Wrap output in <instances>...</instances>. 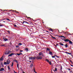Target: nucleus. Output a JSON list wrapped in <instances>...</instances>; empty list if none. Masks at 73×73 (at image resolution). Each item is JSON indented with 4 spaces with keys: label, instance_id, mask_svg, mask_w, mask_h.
<instances>
[{
    "label": "nucleus",
    "instance_id": "4468645a",
    "mask_svg": "<svg viewBox=\"0 0 73 73\" xmlns=\"http://www.w3.org/2000/svg\"><path fill=\"white\" fill-rule=\"evenodd\" d=\"M64 46H65V47L66 48H67V47H68V44H66L65 45H64Z\"/></svg>",
    "mask_w": 73,
    "mask_h": 73
},
{
    "label": "nucleus",
    "instance_id": "774afa93",
    "mask_svg": "<svg viewBox=\"0 0 73 73\" xmlns=\"http://www.w3.org/2000/svg\"><path fill=\"white\" fill-rule=\"evenodd\" d=\"M57 57L58 58H59V57H60L57 56Z\"/></svg>",
    "mask_w": 73,
    "mask_h": 73
},
{
    "label": "nucleus",
    "instance_id": "49530a36",
    "mask_svg": "<svg viewBox=\"0 0 73 73\" xmlns=\"http://www.w3.org/2000/svg\"><path fill=\"white\" fill-rule=\"evenodd\" d=\"M0 26L1 27H3V25H1V23H0Z\"/></svg>",
    "mask_w": 73,
    "mask_h": 73
},
{
    "label": "nucleus",
    "instance_id": "4d7b16f0",
    "mask_svg": "<svg viewBox=\"0 0 73 73\" xmlns=\"http://www.w3.org/2000/svg\"><path fill=\"white\" fill-rule=\"evenodd\" d=\"M24 21V23H26L27 22H25V21Z\"/></svg>",
    "mask_w": 73,
    "mask_h": 73
},
{
    "label": "nucleus",
    "instance_id": "412c9836",
    "mask_svg": "<svg viewBox=\"0 0 73 73\" xmlns=\"http://www.w3.org/2000/svg\"><path fill=\"white\" fill-rule=\"evenodd\" d=\"M49 31H52L53 32V29H49Z\"/></svg>",
    "mask_w": 73,
    "mask_h": 73
},
{
    "label": "nucleus",
    "instance_id": "ea45409f",
    "mask_svg": "<svg viewBox=\"0 0 73 73\" xmlns=\"http://www.w3.org/2000/svg\"><path fill=\"white\" fill-rule=\"evenodd\" d=\"M14 11H15V12H16V10H13V12H14Z\"/></svg>",
    "mask_w": 73,
    "mask_h": 73
},
{
    "label": "nucleus",
    "instance_id": "0eeeda50",
    "mask_svg": "<svg viewBox=\"0 0 73 73\" xmlns=\"http://www.w3.org/2000/svg\"><path fill=\"white\" fill-rule=\"evenodd\" d=\"M3 39L5 41H8V39H7V38H3Z\"/></svg>",
    "mask_w": 73,
    "mask_h": 73
},
{
    "label": "nucleus",
    "instance_id": "7ed1b4c3",
    "mask_svg": "<svg viewBox=\"0 0 73 73\" xmlns=\"http://www.w3.org/2000/svg\"><path fill=\"white\" fill-rule=\"evenodd\" d=\"M29 60H35L36 59V57L31 56L29 57Z\"/></svg>",
    "mask_w": 73,
    "mask_h": 73
},
{
    "label": "nucleus",
    "instance_id": "aec40b11",
    "mask_svg": "<svg viewBox=\"0 0 73 73\" xmlns=\"http://www.w3.org/2000/svg\"><path fill=\"white\" fill-rule=\"evenodd\" d=\"M4 64L5 65H7V63L6 62H4Z\"/></svg>",
    "mask_w": 73,
    "mask_h": 73
},
{
    "label": "nucleus",
    "instance_id": "c85d7f7f",
    "mask_svg": "<svg viewBox=\"0 0 73 73\" xmlns=\"http://www.w3.org/2000/svg\"><path fill=\"white\" fill-rule=\"evenodd\" d=\"M67 69V70L68 69V70H71L70 69V68H68L67 69Z\"/></svg>",
    "mask_w": 73,
    "mask_h": 73
},
{
    "label": "nucleus",
    "instance_id": "f03ea898",
    "mask_svg": "<svg viewBox=\"0 0 73 73\" xmlns=\"http://www.w3.org/2000/svg\"><path fill=\"white\" fill-rule=\"evenodd\" d=\"M12 53V51H11L9 50L7 51H6L5 52V54H10V53Z\"/></svg>",
    "mask_w": 73,
    "mask_h": 73
},
{
    "label": "nucleus",
    "instance_id": "338daca9",
    "mask_svg": "<svg viewBox=\"0 0 73 73\" xmlns=\"http://www.w3.org/2000/svg\"><path fill=\"white\" fill-rule=\"evenodd\" d=\"M71 63L72 64H73V63L72 62Z\"/></svg>",
    "mask_w": 73,
    "mask_h": 73
},
{
    "label": "nucleus",
    "instance_id": "dca6fc26",
    "mask_svg": "<svg viewBox=\"0 0 73 73\" xmlns=\"http://www.w3.org/2000/svg\"><path fill=\"white\" fill-rule=\"evenodd\" d=\"M47 50L48 51H49L50 50L49 49V48H47Z\"/></svg>",
    "mask_w": 73,
    "mask_h": 73
},
{
    "label": "nucleus",
    "instance_id": "cd10ccee",
    "mask_svg": "<svg viewBox=\"0 0 73 73\" xmlns=\"http://www.w3.org/2000/svg\"><path fill=\"white\" fill-rule=\"evenodd\" d=\"M25 50H26V51H28V49L27 48H26Z\"/></svg>",
    "mask_w": 73,
    "mask_h": 73
},
{
    "label": "nucleus",
    "instance_id": "4be33fe9",
    "mask_svg": "<svg viewBox=\"0 0 73 73\" xmlns=\"http://www.w3.org/2000/svg\"><path fill=\"white\" fill-rule=\"evenodd\" d=\"M32 66H33V64H32L30 65V67H31V68H32Z\"/></svg>",
    "mask_w": 73,
    "mask_h": 73
},
{
    "label": "nucleus",
    "instance_id": "9b49d317",
    "mask_svg": "<svg viewBox=\"0 0 73 73\" xmlns=\"http://www.w3.org/2000/svg\"><path fill=\"white\" fill-rule=\"evenodd\" d=\"M49 54H51V55H53V53H52V52L51 51H49Z\"/></svg>",
    "mask_w": 73,
    "mask_h": 73
},
{
    "label": "nucleus",
    "instance_id": "bf43d9fd",
    "mask_svg": "<svg viewBox=\"0 0 73 73\" xmlns=\"http://www.w3.org/2000/svg\"><path fill=\"white\" fill-rule=\"evenodd\" d=\"M7 15H10V14L9 13H7Z\"/></svg>",
    "mask_w": 73,
    "mask_h": 73
},
{
    "label": "nucleus",
    "instance_id": "c03bdc74",
    "mask_svg": "<svg viewBox=\"0 0 73 73\" xmlns=\"http://www.w3.org/2000/svg\"><path fill=\"white\" fill-rule=\"evenodd\" d=\"M9 44H10L11 45H12V44L11 42H10V43Z\"/></svg>",
    "mask_w": 73,
    "mask_h": 73
},
{
    "label": "nucleus",
    "instance_id": "473e14b6",
    "mask_svg": "<svg viewBox=\"0 0 73 73\" xmlns=\"http://www.w3.org/2000/svg\"><path fill=\"white\" fill-rule=\"evenodd\" d=\"M52 58H55V55L54 56H52Z\"/></svg>",
    "mask_w": 73,
    "mask_h": 73
},
{
    "label": "nucleus",
    "instance_id": "a211bd4d",
    "mask_svg": "<svg viewBox=\"0 0 73 73\" xmlns=\"http://www.w3.org/2000/svg\"><path fill=\"white\" fill-rule=\"evenodd\" d=\"M59 44H60L61 45H62V46H64V44H63V43H59Z\"/></svg>",
    "mask_w": 73,
    "mask_h": 73
},
{
    "label": "nucleus",
    "instance_id": "69168bd1",
    "mask_svg": "<svg viewBox=\"0 0 73 73\" xmlns=\"http://www.w3.org/2000/svg\"><path fill=\"white\" fill-rule=\"evenodd\" d=\"M26 23H27V24H29V23L27 22H26Z\"/></svg>",
    "mask_w": 73,
    "mask_h": 73
},
{
    "label": "nucleus",
    "instance_id": "7c9ffc66",
    "mask_svg": "<svg viewBox=\"0 0 73 73\" xmlns=\"http://www.w3.org/2000/svg\"><path fill=\"white\" fill-rule=\"evenodd\" d=\"M7 32L8 33H9V34H10V32H9V31H7Z\"/></svg>",
    "mask_w": 73,
    "mask_h": 73
},
{
    "label": "nucleus",
    "instance_id": "72a5a7b5",
    "mask_svg": "<svg viewBox=\"0 0 73 73\" xmlns=\"http://www.w3.org/2000/svg\"><path fill=\"white\" fill-rule=\"evenodd\" d=\"M27 19H31V17H27Z\"/></svg>",
    "mask_w": 73,
    "mask_h": 73
},
{
    "label": "nucleus",
    "instance_id": "9d476101",
    "mask_svg": "<svg viewBox=\"0 0 73 73\" xmlns=\"http://www.w3.org/2000/svg\"><path fill=\"white\" fill-rule=\"evenodd\" d=\"M3 57L4 56H3L1 58V61H2L4 60V59L3 58Z\"/></svg>",
    "mask_w": 73,
    "mask_h": 73
},
{
    "label": "nucleus",
    "instance_id": "8fccbe9b",
    "mask_svg": "<svg viewBox=\"0 0 73 73\" xmlns=\"http://www.w3.org/2000/svg\"><path fill=\"white\" fill-rule=\"evenodd\" d=\"M14 25V26L15 27H16V25Z\"/></svg>",
    "mask_w": 73,
    "mask_h": 73
},
{
    "label": "nucleus",
    "instance_id": "6e6552de",
    "mask_svg": "<svg viewBox=\"0 0 73 73\" xmlns=\"http://www.w3.org/2000/svg\"><path fill=\"white\" fill-rule=\"evenodd\" d=\"M4 70V68H1L0 70V72H2V71H3Z\"/></svg>",
    "mask_w": 73,
    "mask_h": 73
},
{
    "label": "nucleus",
    "instance_id": "bb28decb",
    "mask_svg": "<svg viewBox=\"0 0 73 73\" xmlns=\"http://www.w3.org/2000/svg\"><path fill=\"white\" fill-rule=\"evenodd\" d=\"M60 68L61 71V70L62 69V66H61V67H60Z\"/></svg>",
    "mask_w": 73,
    "mask_h": 73
},
{
    "label": "nucleus",
    "instance_id": "20e7f679",
    "mask_svg": "<svg viewBox=\"0 0 73 73\" xmlns=\"http://www.w3.org/2000/svg\"><path fill=\"white\" fill-rule=\"evenodd\" d=\"M15 54L14 53H11L8 56V57H9V56H12V55H15Z\"/></svg>",
    "mask_w": 73,
    "mask_h": 73
},
{
    "label": "nucleus",
    "instance_id": "13d9d810",
    "mask_svg": "<svg viewBox=\"0 0 73 73\" xmlns=\"http://www.w3.org/2000/svg\"><path fill=\"white\" fill-rule=\"evenodd\" d=\"M22 72H23V73H25V72H24V71H22Z\"/></svg>",
    "mask_w": 73,
    "mask_h": 73
},
{
    "label": "nucleus",
    "instance_id": "f704fd0d",
    "mask_svg": "<svg viewBox=\"0 0 73 73\" xmlns=\"http://www.w3.org/2000/svg\"><path fill=\"white\" fill-rule=\"evenodd\" d=\"M5 46L4 45H1L0 46Z\"/></svg>",
    "mask_w": 73,
    "mask_h": 73
},
{
    "label": "nucleus",
    "instance_id": "f3484780",
    "mask_svg": "<svg viewBox=\"0 0 73 73\" xmlns=\"http://www.w3.org/2000/svg\"><path fill=\"white\" fill-rule=\"evenodd\" d=\"M46 61H47V62L49 63V60H48V59H46Z\"/></svg>",
    "mask_w": 73,
    "mask_h": 73
},
{
    "label": "nucleus",
    "instance_id": "39448f33",
    "mask_svg": "<svg viewBox=\"0 0 73 73\" xmlns=\"http://www.w3.org/2000/svg\"><path fill=\"white\" fill-rule=\"evenodd\" d=\"M7 65H8V64H9L10 63V60H9V59L7 60Z\"/></svg>",
    "mask_w": 73,
    "mask_h": 73
},
{
    "label": "nucleus",
    "instance_id": "393cba45",
    "mask_svg": "<svg viewBox=\"0 0 73 73\" xmlns=\"http://www.w3.org/2000/svg\"><path fill=\"white\" fill-rule=\"evenodd\" d=\"M17 67L18 68V69H19V64L18 63H17Z\"/></svg>",
    "mask_w": 73,
    "mask_h": 73
},
{
    "label": "nucleus",
    "instance_id": "3c124183",
    "mask_svg": "<svg viewBox=\"0 0 73 73\" xmlns=\"http://www.w3.org/2000/svg\"><path fill=\"white\" fill-rule=\"evenodd\" d=\"M46 31V32H48V33H49V31Z\"/></svg>",
    "mask_w": 73,
    "mask_h": 73
},
{
    "label": "nucleus",
    "instance_id": "a878e982",
    "mask_svg": "<svg viewBox=\"0 0 73 73\" xmlns=\"http://www.w3.org/2000/svg\"><path fill=\"white\" fill-rule=\"evenodd\" d=\"M6 20H7V21H10V20L8 19H6Z\"/></svg>",
    "mask_w": 73,
    "mask_h": 73
},
{
    "label": "nucleus",
    "instance_id": "a19ab883",
    "mask_svg": "<svg viewBox=\"0 0 73 73\" xmlns=\"http://www.w3.org/2000/svg\"><path fill=\"white\" fill-rule=\"evenodd\" d=\"M20 52H23V51L22 50H20Z\"/></svg>",
    "mask_w": 73,
    "mask_h": 73
},
{
    "label": "nucleus",
    "instance_id": "c9c22d12",
    "mask_svg": "<svg viewBox=\"0 0 73 73\" xmlns=\"http://www.w3.org/2000/svg\"><path fill=\"white\" fill-rule=\"evenodd\" d=\"M1 65H2V66H3V62H2V63H1Z\"/></svg>",
    "mask_w": 73,
    "mask_h": 73
},
{
    "label": "nucleus",
    "instance_id": "c756f323",
    "mask_svg": "<svg viewBox=\"0 0 73 73\" xmlns=\"http://www.w3.org/2000/svg\"><path fill=\"white\" fill-rule=\"evenodd\" d=\"M34 70L35 73H37V72H36V71H35V68L34 69Z\"/></svg>",
    "mask_w": 73,
    "mask_h": 73
},
{
    "label": "nucleus",
    "instance_id": "864d4df0",
    "mask_svg": "<svg viewBox=\"0 0 73 73\" xmlns=\"http://www.w3.org/2000/svg\"><path fill=\"white\" fill-rule=\"evenodd\" d=\"M31 20H33V21H35V20H33V19L31 18Z\"/></svg>",
    "mask_w": 73,
    "mask_h": 73
},
{
    "label": "nucleus",
    "instance_id": "680f3d73",
    "mask_svg": "<svg viewBox=\"0 0 73 73\" xmlns=\"http://www.w3.org/2000/svg\"><path fill=\"white\" fill-rule=\"evenodd\" d=\"M20 54V55L21 54H22V55H23V54L22 53H21Z\"/></svg>",
    "mask_w": 73,
    "mask_h": 73
},
{
    "label": "nucleus",
    "instance_id": "09e8293b",
    "mask_svg": "<svg viewBox=\"0 0 73 73\" xmlns=\"http://www.w3.org/2000/svg\"><path fill=\"white\" fill-rule=\"evenodd\" d=\"M54 56H55V57H57V55H54Z\"/></svg>",
    "mask_w": 73,
    "mask_h": 73
},
{
    "label": "nucleus",
    "instance_id": "423d86ee",
    "mask_svg": "<svg viewBox=\"0 0 73 73\" xmlns=\"http://www.w3.org/2000/svg\"><path fill=\"white\" fill-rule=\"evenodd\" d=\"M64 41H65V42H68V41H69V40L68 39H66L65 40L64 39Z\"/></svg>",
    "mask_w": 73,
    "mask_h": 73
},
{
    "label": "nucleus",
    "instance_id": "de8ad7c7",
    "mask_svg": "<svg viewBox=\"0 0 73 73\" xmlns=\"http://www.w3.org/2000/svg\"><path fill=\"white\" fill-rule=\"evenodd\" d=\"M61 33H64V31H62V32Z\"/></svg>",
    "mask_w": 73,
    "mask_h": 73
},
{
    "label": "nucleus",
    "instance_id": "0e129e2a",
    "mask_svg": "<svg viewBox=\"0 0 73 73\" xmlns=\"http://www.w3.org/2000/svg\"><path fill=\"white\" fill-rule=\"evenodd\" d=\"M54 38V39H56V38L55 37H54V38Z\"/></svg>",
    "mask_w": 73,
    "mask_h": 73
},
{
    "label": "nucleus",
    "instance_id": "f257e3e1",
    "mask_svg": "<svg viewBox=\"0 0 73 73\" xmlns=\"http://www.w3.org/2000/svg\"><path fill=\"white\" fill-rule=\"evenodd\" d=\"M42 54V52H40L39 53V55L36 57V58L37 60H40V59H42V57L41 56Z\"/></svg>",
    "mask_w": 73,
    "mask_h": 73
},
{
    "label": "nucleus",
    "instance_id": "58836bf2",
    "mask_svg": "<svg viewBox=\"0 0 73 73\" xmlns=\"http://www.w3.org/2000/svg\"><path fill=\"white\" fill-rule=\"evenodd\" d=\"M49 62L50 65H52V64H51V62Z\"/></svg>",
    "mask_w": 73,
    "mask_h": 73
},
{
    "label": "nucleus",
    "instance_id": "ddd939ff",
    "mask_svg": "<svg viewBox=\"0 0 73 73\" xmlns=\"http://www.w3.org/2000/svg\"><path fill=\"white\" fill-rule=\"evenodd\" d=\"M14 61H15V62H16L17 63H19V62H18V61L16 60V59H14Z\"/></svg>",
    "mask_w": 73,
    "mask_h": 73
},
{
    "label": "nucleus",
    "instance_id": "e433bc0d",
    "mask_svg": "<svg viewBox=\"0 0 73 73\" xmlns=\"http://www.w3.org/2000/svg\"><path fill=\"white\" fill-rule=\"evenodd\" d=\"M31 23H30V24H31V25H32V24H33V23L31 22Z\"/></svg>",
    "mask_w": 73,
    "mask_h": 73
},
{
    "label": "nucleus",
    "instance_id": "5fc2aeb1",
    "mask_svg": "<svg viewBox=\"0 0 73 73\" xmlns=\"http://www.w3.org/2000/svg\"><path fill=\"white\" fill-rule=\"evenodd\" d=\"M70 62H72V61H71V60H70Z\"/></svg>",
    "mask_w": 73,
    "mask_h": 73
},
{
    "label": "nucleus",
    "instance_id": "6e6d98bb",
    "mask_svg": "<svg viewBox=\"0 0 73 73\" xmlns=\"http://www.w3.org/2000/svg\"><path fill=\"white\" fill-rule=\"evenodd\" d=\"M65 35H66V34H68V33L66 32V33H65Z\"/></svg>",
    "mask_w": 73,
    "mask_h": 73
},
{
    "label": "nucleus",
    "instance_id": "2f4dec72",
    "mask_svg": "<svg viewBox=\"0 0 73 73\" xmlns=\"http://www.w3.org/2000/svg\"><path fill=\"white\" fill-rule=\"evenodd\" d=\"M60 37H64V38H65V36H60Z\"/></svg>",
    "mask_w": 73,
    "mask_h": 73
},
{
    "label": "nucleus",
    "instance_id": "f8f14e48",
    "mask_svg": "<svg viewBox=\"0 0 73 73\" xmlns=\"http://www.w3.org/2000/svg\"><path fill=\"white\" fill-rule=\"evenodd\" d=\"M69 41V44H73V43H72V42L71 40H69V41Z\"/></svg>",
    "mask_w": 73,
    "mask_h": 73
},
{
    "label": "nucleus",
    "instance_id": "b1692460",
    "mask_svg": "<svg viewBox=\"0 0 73 73\" xmlns=\"http://www.w3.org/2000/svg\"><path fill=\"white\" fill-rule=\"evenodd\" d=\"M7 68L9 70H10V68H9V66H8L7 67Z\"/></svg>",
    "mask_w": 73,
    "mask_h": 73
},
{
    "label": "nucleus",
    "instance_id": "a18cd8bd",
    "mask_svg": "<svg viewBox=\"0 0 73 73\" xmlns=\"http://www.w3.org/2000/svg\"><path fill=\"white\" fill-rule=\"evenodd\" d=\"M70 66H73V65L70 64Z\"/></svg>",
    "mask_w": 73,
    "mask_h": 73
},
{
    "label": "nucleus",
    "instance_id": "6ab92c4d",
    "mask_svg": "<svg viewBox=\"0 0 73 73\" xmlns=\"http://www.w3.org/2000/svg\"><path fill=\"white\" fill-rule=\"evenodd\" d=\"M15 54V55H16V54H17V55H18V56H20V54L19 53H17V54Z\"/></svg>",
    "mask_w": 73,
    "mask_h": 73
},
{
    "label": "nucleus",
    "instance_id": "2eb2a0df",
    "mask_svg": "<svg viewBox=\"0 0 73 73\" xmlns=\"http://www.w3.org/2000/svg\"><path fill=\"white\" fill-rule=\"evenodd\" d=\"M54 72H56V71H57V68H55V70H53Z\"/></svg>",
    "mask_w": 73,
    "mask_h": 73
},
{
    "label": "nucleus",
    "instance_id": "603ef678",
    "mask_svg": "<svg viewBox=\"0 0 73 73\" xmlns=\"http://www.w3.org/2000/svg\"><path fill=\"white\" fill-rule=\"evenodd\" d=\"M7 11V10H4L3 11V12H4V11Z\"/></svg>",
    "mask_w": 73,
    "mask_h": 73
},
{
    "label": "nucleus",
    "instance_id": "052dcab7",
    "mask_svg": "<svg viewBox=\"0 0 73 73\" xmlns=\"http://www.w3.org/2000/svg\"><path fill=\"white\" fill-rule=\"evenodd\" d=\"M42 56H44V54L43 53H42Z\"/></svg>",
    "mask_w": 73,
    "mask_h": 73
},
{
    "label": "nucleus",
    "instance_id": "37998d69",
    "mask_svg": "<svg viewBox=\"0 0 73 73\" xmlns=\"http://www.w3.org/2000/svg\"><path fill=\"white\" fill-rule=\"evenodd\" d=\"M16 48H19V46H16Z\"/></svg>",
    "mask_w": 73,
    "mask_h": 73
},
{
    "label": "nucleus",
    "instance_id": "1a4fd4ad",
    "mask_svg": "<svg viewBox=\"0 0 73 73\" xmlns=\"http://www.w3.org/2000/svg\"><path fill=\"white\" fill-rule=\"evenodd\" d=\"M65 53L67 54H70V55H71L72 54V53H69L66 52H65Z\"/></svg>",
    "mask_w": 73,
    "mask_h": 73
},
{
    "label": "nucleus",
    "instance_id": "5701e85b",
    "mask_svg": "<svg viewBox=\"0 0 73 73\" xmlns=\"http://www.w3.org/2000/svg\"><path fill=\"white\" fill-rule=\"evenodd\" d=\"M18 45H22V43H19V44Z\"/></svg>",
    "mask_w": 73,
    "mask_h": 73
},
{
    "label": "nucleus",
    "instance_id": "79ce46f5",
    "mask_svg": "<svg viewBox=\"0 0 73 73\" xmlns=\"http://www.w3.org/2000/svg\"><path fill=\"white\" fill-rule=\"evenodd\" d=\"M14 73H17V72H15V70H14Z\"/></svg>",
    "mask_w": 73,
    "mask_h": 73
},
{
    "label": "nucleus",
    "instance_id": "4c0bfd02",
    "mask_svg": "<svg viewBox=\"0 0 73 73\" xmlns=\"http://www.w3.org/2000/svg\"><path fill=\"white\" fill-rule=\"evenodd\" d=\"M13 62L12 63V64L11 65V66H13Z\"/></svg>",
    "mask_w": 73,
    "mask_h": 73
},
{
    "label": "nucleus",
    "instance_id": "e2e57ef3",
    "mask_svg": "<svg viewBox=\"0 0 73 73\" xmlns=\"http://www.w3.org/2000/svg\"><path fill=\"white\" fill-rule=\"evenodd\" d=\"M17 13H19L17 11L16 12H15Z\"/></svg>",
    "mask_w": 73,
    "mask_h": 73
}]
</instances>
